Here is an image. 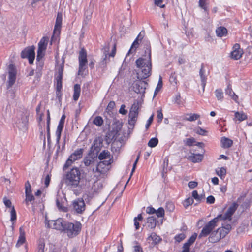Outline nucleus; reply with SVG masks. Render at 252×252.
Segmentation results:
<instances>
[{
  "label": "nucleus",
  "mask_w": 252,
  "mask_h": 252,
  "mask_svg": "<svg viewBox=\"0 0 252 252\" xmlns=\"http://www.w3.org/2000/svg\"><path fill=\"white\" fill-rule=\"evenodd\" d=\"M94 161V158L92 157H87L84 159V163L86 166H90Z\"/></svg>",
  "instance_id": "nucleus-44"
},
{
  "label": "nucleus",
  "mask_w": 252,
  "mask_h": 252,
  "mask_svg": "<svg viewBox=\"0 0 252 252\" xmlns=\"http://www.w3.org/2000/svg\"><path fill=\"white\" fill-rule=\"evenodd\" d=\"M146 212L149 214H153L156 213V209L152 207H148L146 208Z\"/></svg>",
  "instance_id": "nucleus-60"
},
{
  "label": "nucleus",
  "mask_w": 252,
  "mask_h": 252,
  "mask_svg": "<svg viewBox=\"0 0 252 252\" xmlns=\"http://www.w3.org/2000/svg\"><path fill=\"white\" fill-rule=\"evenodd\" d=\"M225 94L228 95L231 98L234 100L236 102L238 103V96L233 91L231 86L229 84L225 89Z\"/></svg>",
  "instance_id": "nucleus-23"
},
{
  "label": "nucleus",
  "mask_w": 252,
  "mask_h": 252,
  "mask_svg": "<svg viewBox=\"0 0 252 252\" xmlns=\"http://www.w3.org/2000/svg\"><path fill=\"white\" fill-rule=\"evenodd\" d=\"M56 205L59 210L63 212H66L67 211V208L64 207L63 203H61L59 200V198L56 199Z\"/></svg>",
  "instance_id": "nucleus-45"
},
{
  "label": "nucleus",
  "mask_w": 252,
  "mask_h": 252,
  "mask_svg": "<svg viewBox=\"0 0 252 252\" xmlns=\"http://www.w3.org/2000/svg\"><path fill=\"white\" fill-rule=\"evenodd\" d=\"M87 54L86 51L82 48L79 51V70L78 75H83L85 70L87 68L88 61L87 59Z\"/></svg>",
  "instance_id": "nucleus-6"
},
{
  "label": "nucleus",
  "mask_w": 252,
  "mask_h": 252,
  "mask_svg": "<svg viewBox=\"0 0 252 252\" xmlns=\"http://www.w3.org/2000/svg\"><path fill=\"white\" fill-rule=\"evenodd\" d=\"M199 75L201 81V85L202 87L203 90L204 91L206 84L207 77L205 74V70L203 65H201V68L200 69Z\"/></svg>",
  "instance_id": "nucleus-22"
},
{
  "label": "nucleus",
  "mask_w": 252,
  "mask_h": 252,
  "mask_svg": "<svg viewBox=\"0 0 252 252\" xmlns=\"http://www.w3.org/2000/svg\"><path fill=\"white\" fill-rule=\"evenodd\" d=\"M63 69L61 68L59 70L58 75L56 77V80L58 81H62L63 79Z\"/></svg>",
  "instance_id": "nucleus-57"
},
{
  "label": "nucleus",
  "mask_w": 252,
  "mask_h": 252,
  "mask_svg": "<svg viewBox=\"0 0 252 252\" xmlns=\"http://www.w3.org/2000/svg\"><path fill=\"white\" fill-rule=\"evenodd\" d=\"M215 96L218 100L222 101L223 100L224 95L223 92L221 89H217L215 91Z\"/></svg>",
  "instance_id": "nucleus-37"
},
{
  "label": "nucleus",
  "mask_w": 252,
  "mask_h": 252,
  "mask_svg": "<svg viewBox=\"0 0 252 252\" xmlns=\"http://www.w3.org/2000/svg\"><path fill=\"white\" fill-rule=\"evenodd\" d=\"M163 0H154L155 4L160 8L165 7V4H163Z\"/></svg>",
  "instance_id": "nucleus-53"
},
{
  "label": "nucleus",
  "mask_w": 252,
  "mask_h": 252,
  "mask_svg": "<svg viewBox=\"0 0 252 252\" xmlns=\"http://www.w3.org/2000/svg\"><path fill=\"white\" fill-rule=\"evenodd\" d=\"M148 240L151 239L153 241L154 244H157L159 243L162 240L160 236L157 235L155 233L153 232L148 237Z\"/></svg>",
  "instance_id": "nucleus-33"
},
{
  "label": "nucleus",
  "mask_w": 252,
  "mask_h": 252,
  "mask_svg": "<svg viewBox=\"0 0 252 252\" xmlns=\"http://www.w3.org/2000/svg\"><path fill=\"white\" fill-rule=\"evenodd\" d=\"M197 234L194 233L183 245L182 252H189L190 246L195 242Z\"/></svg>",
  "instance_id": "nucleus-20"
},
{
  "label": "nucleus",
  "mask_w": 252,
  "mask_h": 252,
  "mask_svg": "<svg viewBox=\"0 0 252 252\" xmlns=\"http://www.w3.org/2000/svg\"><path fill=\"white\" fill-rule=\"evenodd\" d=\"M116 54V47L115 45L114 46L113 48L109 54H105V57L104 59V61H105V63L106 64L107 63V59L108 57H114Z\"/></svg>",
  "instance_id": "nucleus-48"
},
{
  "label": "nucleus",
  "mask_w": 252,
  "mask_h": 252,
  "mask_svg": "<svg viewBox=\"0 0 252 252\" xmlns=\"http://www.w3.org/2000/svg\"><path fill=\"white\" fill-rule=\"evenodd\" d=\"M189 158L194 163L199 162L203 159V155L201 154L192 153L191 155L189 157Z\"/></svg>",
  "instance_id": "nucleus-28"
},
{
  "label": "nucleus",
  "mask_w": 252,
  "mask_h": 252,
  "mask_svg": "<svg viewBox=\"0 0 252 252\" xmlns=\"http://www.w3.org/2000/svg\"><path fill=\"white\" fill-rule=\"evenodd\" d=\"M93 124L98 126H100L103 124V120L101 116H97L94 119Z\"/></svg>",
  "instance_id": "nucleus-39"
},
{
  "label": "nucleus",
  "mask_w": 252,
  "mask_h": 252,
  "mask_svg": "<svg viewBox=\"0 0 252 252\" xmlns=\"http://www.w3.org/2000/svg\"><path fill=\"white\" fill-rule=\"evenodd\" d=\"M66 222L62 218H59L56 220L48 221L47 225L49 228L63 231Z\"/></svg>",
  "instance_id": "nucleus-10"
},
{
  "label": "nucleus",
  "mask_w": 252,
  "mask_h": 252,
  "mask_svg": "<svg viewBox=\"0 0 252 252\" xmlns=\"http://www.w3.org/2000/svg\"><path fill=\"white\" fill-rule=\"evenodd\" d=\"M134 252H143V251L140 246L136 245L134 247Z\"/></svg>",
  "instance_id": "nucleus-64"
},
{
  "label": "nucleus",
  "mask_w": 252,
  "mask_h": 252,
  "mask_svg": "<svg viewBox=\"0 0 252 252\" xmlns=\"http://www.w3.org/2000/svg\"><path fill=\"white\" fill-rule=\"evenodd\" d=\"M183 141L186 145L189 146H192L195 142V139L193 138H187V139L184 140Z\"/></svg>",
  "instance_id": "nucleus-47"
},
{
  "label": "nucleus",
  "mask_w": 252,
  "mask_h": 252,
  "mask_svg": "<svg viewBox=\"0 0 252 252\" xmlns=\"http://www.w3.org/2000/svg\"><path fill=\"white\" fill-rule=\"evenodd\" d=\"M221 142L222 145V147L225 148H228L231 146L233 144L232 140H230L226 137L222 138L221 140Z\"/></svg>",
  "instance_id": "nucleus-34"
},
{
  "label": "nucleus",
  "mask_w": 252,
  "mask_h": 252,
  "mask_svg": "<svg viewBox=\"0 0 252 252\" xmlns=\"http://www.w3.org/2000/svg\"><path fill=\"white\" fill-rule=\"evenodd\" d=\"M221 217L219 215L217 217L214 218L209 221L203 228L201 232L199 235V238L206 237L217 226V223L219 221V217Z\"/></svg>",
  "instance_id": "nucleus-5"
},
{
  "label": "nucleus",
  "mask_w": 252,
  "mask_h": 252,
  "mask_svg": "<svg viewBox=\"0 0 252 252\" xmlns=\"http://www.w3.org/2000/svg\"><path fill=\"white\" fill-rule=\"evenodd\" d=\"M51 180V176L49 174L47 175L45 177V180H44V184L45 185L46 187H47L49 184Z\"/></svg>",
  "instance_id": "nucleus-59"
},
{
  "label": "nucleus",
  "mask_w": 252,
  "mask_h": 252,
  "mask_svg": "<svg viewBox=\"0 0 252 252\" xmlns=\"http://www.w3.org/2000/svg\"><path fill=\"white\" fill-rule=\"evenodd\" d=\"M135 81L133 84V90L136 93L144 94L148 86V83L144 81Z\"/></svg>",
  "instance_id": "nucleus-16"
},
{
  "label": "nucleus",
  "mask_w": 252,
  "mask_h": 252,
  "mask_svg": "<svg viewBox=\"0 0 252 252\" xmlns=\"http://www.w3.org/2000/svg\"><path fill=\"white\" fill-rule=\"evenodd\" d=\"M145 53V58H140L136 61V65L138 68L137 71V77L139 80L146 79L151 75V51L149 43L146 45Z\"/></svg>",
  "instance_id": "nucleus-1"
},
{
  "label": "nucleus",
  "mask_w": 252,
  "mask_h": 252,
  "mask_svg": "<svg viewBox=\"0 0 252 252\" xmlns=\"http://www.w3.org/2000/svg\"><path fill=\"white\" fill-rule=\"evenodd\" d=\"M155 213L158 217H162L164 216V210L162 207H160L157 210H156Z\"/></svg>",
  "instance_id": "nucleus-52"
},
{
  "label": "nucleus",
  "mask_w": 252,
  "mask_h": 252,
  "mask_svg": "<svg viewBox=\"0 0 252 252\" xmlns=\"http://www.w3.org/2000/svg\"><path fill=\"white\" fill-rule=\"evenodd\" d=\"M200 115L197 114H187L186 115L184 119L188 121L192 122L198 119Z\"/></svg>",
  "instance_id": "nucleus-35"
},
{
  "label": "nucleus",
  "mask_w": 252,
  "mask_h": 252,
  "mask_svg": "<svg viewBox=\"0 0 252 252\" xmlns=\"http://www.w3.org/2000/svg\"><path fill=\"white\" fill-rule=\"evenodd\" d=\"M62 23V16L61 13H58L56 20V23L54 27V32L55 33L57 32H59L61 28Z\"/></svg>",
  "instance_id": "nucleus-25"
},
{
  "label": "nucleus",
  "mask_w": 252,
  "mask_h": 252,
  "mask_svg": "<svg viewBox=\"0 0 252 252\" xmlns=\"http://www.w3.org/2000/svg\"><path fill=\"white\" fill-rule=\"evenodd\" d=\"M192 197L198 201H201L202 199H204L205 196L204 195H198V192L196 190H194L192 192Z\"/></svg>",
  "instance_id": "nucleus-40"
},
{
  "label": "nucleus",
  "mask_w": 252,
  "mask_h": 252,
  "mask_svg": "<svg viewBox=\"0 0 252 252\" xmlns=\"http://www.w3.org/2000/svg\"><path fill=\"white\" fill-rule=\"evenodd\" d=\"M3 202L4 205L8 208H10L11 207V202L10 200L7 199L6 198H4Z\"/></svg>",
  "instance_id": "nucleus-62"
},
{
  "label": "nucleus",
  "mask_w": 252,
  "mask_h": 252,
  "mask_svg": "<svg viewBox=\"0 0 252 252\" xmlns=\"http://www.w3.org/2000/svg\"><path fill=\"white\" fill-rule=\"evenodd\" d=\"M81 229V224L79 222L75 223L66 222L64 231L69 238H73L78 235Z\"/></svg>",
  "instance_id": "nucleus-4"
},
{
  "label": "nucleus",
  "mask_w": 252,
  "mask_h": 252,
  "mask_svg": "<svg viewBox=\"0 0 252 252\" xmlns=\"http://www.w3.org/2000/svg\"><path fill=\"white\" fill-rule=\"evenodd\" d=\"M153 118H154V115L153 114L150 117L149 119L147 120V123L145 125V128L146 129H148L149 128L150 126L151 125V123H152V122L153 121Z\"/></svg>",
  "instance_id": "nucleus-56"
},
{
  "label": "nucleus",
  "mask_w": 252,
  "mask_h": 252,
  "mask_svg": "<svg viewBox=\"0 0 252 252\" xmlns=\"http://www.w3.org/2000/svg\"><path fill=\"white\" fill-rule=\"evenodd\" d=\"M144 37V34L142 33V32H140L138 35L137 36V38L135 39L134 42H133L131 49H130V51L132 50V49L135 48H136L138 47V45L139 44L138 41L141 40Z\"/></svg>",
  "instance_id": "nucleus-36"
},
{
  "label": "nucleus",
  "mask_w": 252,
  "mask_h": 252,
  "mask_svg": "<svg viewBox=\"0 0 252 252\" xmlns=\"http://www.w3.org/2000/svg\"><path fill=\"white\" fill-rule=\"evenodd\" d=\"M139 105L138 102H134L131 107L129 112L139 113Z\"/></svg>",
  "instance_id": "nucleus-42"
},
{
  "label": "nucleus",
  "mask_w": 252,
  "mask_h": 252,
  "mask_svg": "<svg viewBox=\"0 0 252 252\" xmlns=\"http://www.w3.org/2000/svg\"><path fill=\"white\" fill-rule=\"evenodd\" d=\"M72 205L73 210L77 214H82L85 210L86 205L82 198L73 200Z\"/></svg>",
  "instance_id": "nucleus-12"
},
{
  "label": "nucleus",
  "mask_w": 252,
  "mask_h": 252,
  "mask_svg": "<svg viewBox=\"0 0 252 252\" xmlns=\"http://www.w3.org/2000/svg\"><path fill=\"white\" fill-rule=\"evenodd\" d=\"M197 185H198L197 182H196L195 181H190V182H189V183H188V186L190 189H193V188H195L197 186Z\"/></svg>",
  "instance_id": "nucleus-63"
},
{
  "label": "nucleus",
  "mask_w": 252,
  "mask_h": 252,
  "mask_svg": "<svg viewBox=\"0 0 252 252\" xmlns=\"http://www.w3.org/2000/svg\"><path fill=\"white\" fill-rule=\"evenodd\" d=\"M113 162V159L100 161L96 167V171L100 174L106 173L109 170V166Z\"/></svg>",
  "instance_id": "nucleus-15"
},
{
  "label": "nucleus",
  "mask_w": 252,
  "mask_h": 252,
  "mask_svg": "<svg viewBox=\"0 0 252 252\" xmlns=\"http://www.w3.org/2000/svg\"><path fill=\"white\" fill-rule=\"evenodd\" d=\"M138 114L129 112L128 116V123L131 125H134L137 121Z\"/></svg>",
  "instance_id": "nucleus-31"
},
{
  "label": "nucleus",
  "mask_w": 252,
  "mask_h": 252,
  "mask_svg": "<svg viewBox=\"0 0 252 252\" xmlns=\"http://www.w3.org/2000/svg\"><path fill=\"white\" fill-rule=\"evenodd\" d=\"M162 87V77L161 76H159V80L158 82V84L156 87V88L155 90L154 95H156L157 93L159 91V90L161 89Z\"/></svg>",
  "instance_id": "nucleus-43"
},
{
  "label": "nucleus",
  "mask_w": 252,
  "mask_h": 252,
  "mask_svg": "<svg viewBox=\"0 0 252 252\" xmlns=\"http://www.w3.org/2000/svg\"><path fill=\"white\" fill-rule=\"evenodd\" d=\"M126 106L124 104H123L121 106V107L119 109V113L123 115L126 114L127 111L125 109Z\"/></svg>",
  "instance_id": "nucleus-58"
},
{
  "label": "nucleus",
  "mask_w": 252,
  "mask_h": 252,
  "mask_svg": "<svg viewBox=\"0 0 252 252\" xmlns=\"http://www.w3.org/2000/svg\"><path fill=\"white\" fill-rule=\"evenodd\" d=\"M157 224V220L153 216L149 217L147 219L146 227L149 229H153L155 228Z\"/></svg>",
  "instance_id": "nucleus-26"
},
{
  "label": "nucleus",
  "mask_w": 252,
  "mask_h": 252,
  "mask_svg": "<svg viewBox=\"0 0 252 252\" xmlns=\"http://www.w3.org/2000/svg\"><path fill=\"white\" fill-rule=\"evenodd\" d=\"M186 237V234L184 233H180V234L175 235V236L174 237V239L176 242L179 243L181 241L184 240Z\"/></svg>",
  "instance_id": "nucleus-46"
},
{
  "label": "nucleus",
  "mask_w": 252,
  "mask_h": 252,
  "mask_svg": "<svg viewBox=\"0 0 252 252\" xmlns=\"http://www.w3.org/2000/svg\"><path fill=\"white\" fill-rule=\"evenodd\" d=\"M48 42L47 37H43L38 43L37 60L39 61L44 55V52L46 49Z\"/></svg>",
  "instance_id": "nucleus-14"
},
{
  "label": "nucleus",
  "mask_w": 252,
  "mask_h": 252,
  "mask_svg": "<svg viewBox=\"0 0 252 252\" xmlns=\"http://www.w3.org/2000/svg\"><path fill=\"white\" fill-rule=\"evenodd\" d=\"M17 71L13 64H10L8 66L7 88L11 87L15 82Z\"/></svg>",
  "instance_id": "nucleus-13"
},
{
  "label": "nucleus",
  "mask_w": 252,
  "mask_h": 252,
  "mask_svg": "<svg viewBox=\"0 0 252 252\" xmlns=\"http://www.w3.org/2000/svg\"><path fill=\"white\" fill-rule=\"evenodd\" d=\"M231 229V225L229 224L218 228L216 232H213L209 237V241L211 243L219 241L224 238Z\"/></svg>",
  "instance_id": "nucleus-2"
},
{
  "label": "nucleus",
  "mask_w": 252,
  "mask_h": 252,
  "mask_svg": "<svg viewBox=\"0 0 252 252\" xmlns=\"http://www.w3.org/2000/svg\"><path fill=\"white\" fill-rule=\"evenodd\" d=\"M29 114L27 113H23L17 118L16 121V126L19 130L25 132L28 128Z\"/></svg>",
  "instance_id": "nucleus-7"
},
{
  "label": "nucleus",
  "mask_w": 252,
  "mask_h": 252,
  "mask_svg": "<svg viewBox=\"0 0 252 252\" xmlns=\"http://www.w3.org/2000/svg\"><path fill=\"white\" fill-rule=\"evenodd\" d=\"M10 220L11 221H14L16 220V213L14 207L12 206L10 211Z\"/></svg>",
  "instance_id": "nucleus-50"
},
{
  "label": "nucleus",
  "mask_w": 252,
  "mask_h": 252,
  "mask_svg": "<svg viewBox=\"0 0 252 252\" xmlns=\"http://www.w3.org/2000/svg\"><path fill=\"white\" fill-rule=\"evenodd\" d=\"M238 207V205L234 203L227 209L224 215H220L221 217H219V219H221L224 220H228L229 221L231 220V217L236 211Z\"/></svg>",
  "instance_id": "nucleus-17"
},
{
  "label": "nucleus",
  "mask_w": 252,
  "mask_h": 252,
  "mask_svg": "<svg viewBox=\"0 0 252 252\" xmlns=\"http://www.w3.org/2000/svg\"><path fill=\"white\" fill-rule=\"evenodd\" d=\"M45 243L43 240H40L38 246V252H44Z\"/></svg>",
  "instance_id": "nucleus-51"
},
{
  "label": "nucleus",
  "mask_w": 252,
  "mask_h": 252,
  "mask_svg": "<svg viewBox=\"0 0 252 252\" xmlns=\"http://www.w3.org/2000/svg\"><path fill=\"white\" fill-rule=\"evenodd\" d=\"M193 203V199L190 197H189L184 201L183 205L185 207L187 208L189 205H191Z\"/></svg>",
  "instance_id": "nucleus-49"
},
{
  "label": "nucleus",
  "mask_w": 252,
  "mask_h": 252,
  "mask_svg": "<svg viewBox=\"0 0 252 252\" xmlns=\"http://www.w3.org/2000/svg\"><path fill=\"white\" fill-rule=\"evenodd\" d=\"M157 113V118L158 122H161L163 119V114L161 109L158 110Z\"/></svg>",
  "instance_id": "nucleus-54"
},
{
  "label": "nucleus",
  "mask_w": 252,
  "mask_h": 252,
  "mask_svg": "<svg viewBox=\"0 0 252 252\" xmlns=\"http://www.w3.org/2000/svg\"><path fill=\"white\" fill-rule=\"evenodd\" d=\"M35 48L30 46L25 48L21 53L22 58H28L30 64H32L35 58Z\"/></svg>",
  "instance_id": "nucleus-8"
},
{
  "label": "nucleus",
  "mask_w": 252,
  "mask_h": 252,
  "mask_svg": "<svg viewBox=\"0 0 252 252\" xmlns=\"http://www.w3.org/2000/svg\"><path fill=\"white\" fill-rule=\"evenodd\" d=\"M247 118V115L243 112H236L235 113V121H238L239 122L243 121Z\"/></svg>",
  "instance_id": "nucleus-32"
},
{
  "label": "nucleus",
  "mask_w": 252,
  "mask_h": 252,
  "mask_svg": "<svg viewBox=\"0 0 252 252\" xmlns=\"http://www.w3.org/2000/svg\"><path fill=\"white\" fill-rule=\"evenodd\" d=\"M64 127V124L59 123L57 128L56 131L57 144H59L61 138V133Z\"/></svg>",
  "instance_id": "nucleus-30"
},
{
  "label": "nucleus",
  "mask_w": 252,
  "mask_h": 252,
  "mask_svg": "<svg viewBox=\"0 0 252 252\" xmlns=\"http://www.w3.org/2000/svg\"><path fill=\"white\" fill-rule=\"evenodd\" d=\"M25 203L27 206L31 204L32 205V207L34 208L35 198L32 194L31 186L29 181H27L25 183Z\"/></svg>",
  "instance_id": "nucleus-9"
},
{
  "label": "nucleus",
  "mask_w": 252,
  "mask_h": 252,
  "mask_svg": "<svg viewBox=\"0 0 252 252\" xmlns=\"http://www.w3.org/2000/svg\"><path fill=\"white\" fill-rule=\"evenodd\" d=\"M206 0H199V6L205 10H207Z\"/></svg>",
  "instance_id": "nucleus-55"
},
{
  "label": "nucleus",
  "mask_w": 252,
  "mask_h": 252,
  "mask_svg": "<svg viewBox=\"0 0 252 252\" xmlns=\"http://www.w3.org/2000/svg\"><path fill=\"white\" fill-rule=\"evenodd\" d=\"M73 91H74L73 95V99L75 101H77L79 99V97L80 94V91H81L80 85L78 84H75L74 86Z\"/></svg>",
  "instance_id": "nucleus-29"
},
{
  "label": "nucleus",
  "mask_w": 252,
  "mask_h": 252,
  "mask_svg": "<svg viewBox=\"0 0 252 252\" xmlns=\"http://www.w3.org/2000/svg\"><path fill=\"white\" fill-rule=\"evenodd\" d=\"M158 143V140L157 138H151L148 143V145L149 147L153 148L156 147Z\"/></svg>",
  "instance_id": "nucleus-41"
},
{
  "label": "nucleus",
  "mask_w": 252,
  "mask_h": 252,
  "mask_svg": "<svg viewBox=\"0 0 252 252\" xmlns=\"http://www.w3.org/2000/svg\"><path fill=\"white\" fill-rule=\"evenodd\" d=\"M215 198L213 196L210 195L207 198V203L208 204H213L215 202Z\"/></svg>",
  "instance_id": "nucleus-61"
},
{
  "label": "nucleus",
  "mask_w": 252,
  "mask_h": 252,
  "mask_svg": "<svg viewBox=\"0 0 252 252\" xmlns=\"http://www.w3.org/2000/svg\"><path fill=\"white\" fill-rule=\"evenodd\" d=\"M243 54V50L240 47L239 44H235L233 48L232 51L231 52V57L234 60H238L241 58Z\"/></svg>",
  "instance_id": "nucleus-18"
},
{
  "label": "nucleus",
  "mask_w": 252,
  "mask_h": 252,
  "mask_svg": "<svg viewBox=\"0 0 252 252\" xmlns=\"http://www.w3.org/2000/svg\"><path fill=\"white\" fill-rule=\"evenodd\" d=\"M216 174L221 179L224 178L226 173V170L224 167L219 168L216 169Z\"/></svg>",
  "instance_id": "nucleus-38"
},
{
  "label": "nucleus",
  "mask_w": 252,
  "mask_h": 252,
  "mask_svg": "<svg viewBox=\"0 0 252 252\" xmlns=\"http://www.w3.org/2000/svg\"><path fill=\"white\" fill-rule=\"evenodd\" d=\"M98 158L100 160H105L104 159L110 160L113 159V156L111 155L110 152L107 150L102 151L98 155Z\"/></svg>",
  "instance_id": "nucleus-24"
},
{
  "label": "nucleus",
  "mask_w": 252,
  "mask_h": 252,
  "mask_svg": "<svg viewBox=\"0 0 252 252\" xmlns=\"http://www.w3.org/2000/svg\"><path fill=\"white\" fill-rule=\"evenodd\" d=\"M26 242L25 232L23 227L19 228V236L16 244V247L19 248Z\"/></svg>",
  "instance_id": "nucleus-21"
},
{
  "label": "nucleus",
  "mask_w": 252,
  "mask_h": 252,
  "mask_svg": "<svg viewBox=\"0 0 252 252\" xmlns=\"http://www.w3.org/2000/svg\"><path fill=\"white\" fill-rule=\"evenodd\" d=\"M80 176L79 168H73L66 174V178L68 184L74 187H77L80 183Z\"/></svg>",
  "instance_id": "nucleus-3"
},
{
  "label": "nucleus",
  "mask_w": 252,
  "mask_h": 252,
  "mask_svg": "<svg viewBox=\"0 0 252 252\" xmlns=\"http://www.w3.org/2000/svg\"><path fill=\"white\" fill-rule=\"evenodd\" d=\"M83 150L79 149L74 151L68 158L64 165L63 168H67L69 167L75 161L81 158L82 157Z\"/></svg>",
  "instance_id": "nucleus-11"
},
{
  "label": "nucleus",
  "mask_w": 252,
  "mask_h": 252,
  "mask_svg": "<svg viewBox=\"0 0 252 252\" xmlns=\"http://www.w3.org/2000/svg\"><path fill=\"white\" fill-rule=\"evenodd\" d=\"M103 140L101 137H96L94 141L91 148V151L93 153L99 152L102 147Z\"/></svg>",
  "instance_id": "nucleus-19"
},
{
  "label": "nucleus",
  "mask_w": 252,
  "mask_h": 252,
  "mask_svg": "<svg viewBox=\"0 0 252 252\" xmlns=\"http://www.w3.org/2000/svg\"><path fill=\"white\" fill-rule=\"evenodd\" d=\"M216 34L218 37H222L227 34V30L224 27H218L216 30Z\"/></svg>",
  "instance_id": "nucleus-27"
}]
</instances>
